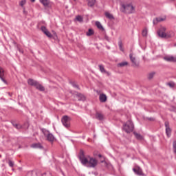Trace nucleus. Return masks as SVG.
Returning <instances> with one entry per match:
<instances>
[{"mask_svg": "<svg viewBox=\"0 0 176 176\" xmlns=\"http://www.w3.org/2000/svg\"><path fill=\"white\" fill-rule=\"evenodd\" d=\"M79 160L82 166L88 167L89 168H94L98 164V161L90 155H85V152L82 150L80 151Z\"/></svg>", "mask_w": 176, "mask_h": 176, "instance_id": "1", "label": "nucleus"}, {"mask_svg": "<svg viewBox=\"0 0 176 176\" xmlns=\"http://www.w3.org/2000/svg\"><path fill=\"white\" fill-rule=\"evenodd\" d=\"M157 34L160 38H173V36H174V32L170 31L166 33V28L164 27H161L159 29Z\"/></svg>", "mask_w": 176, "mask_h": 176, "instance_id": "2", "label": "nucleus"}, {"mask_svg": "<svg viewBox=\"0 0 176 176\" xmlns=\"http://www.w3.org/2000/svg\"><path fill=\"white\" fill-rule=\"evenodd\" d=\"M123 130L126 131V133H131L133 130H134V124L131 120H128L126 124L123 125Z\"/></svg>", "mask_w": 176, "mask_h": 176, "instance_id": "3", "label": "nucleus"}, {"mask_svg": "<svg viewBox=\"0 0 176 176\" xmlns=\"http://www.w3.org/2000/svg\"><path fill=\"white\" fill-rule=\"evenodd\" d=\"M122 8L124 9V12L128 14H131L135 12V7L133 6L131 4L122 5Z\"/></svg>", "mask_w": 176, "mask_h": 176, "instance_id": "4", "label": "nucleus"}, {"mask_svg": "<svg viewBox=\"0 0 176 176\" xmlns=\"http://www.w3.org/2000/svg\"><path fill=\"white\" fill-rule=\"evenodd\" d=\"M61 122L63 124V126L65 127H66V129H69V127H71V118L67 116H65L62 118Z\"/></svg>", "mask_w": 176, "mask_h": 176, "instance_id": "5", "label": "nucleus"}, {"mask_svg": "<svg viewBox=\"0 0 176 176\" xmlns=\"http://www.w3.org/2000/svg\"><path fill=\"white\" fill-rule=\"evenodd\" d=\"M43 133L45 135H47V141H50V142H53V141H54V136L53 134L49 133V131H43Z\"/></svg>", "mask_w": 176, "mask_h": 176, "instance_id": "6", "label": "nucleus"}, {"mask_svg": "<svg viewBox=\"0 0 176 176\" xmlns=\"http://www.w3.org/2000/svg\"><path fill=\"white\" fill-rule=\"evenodd\" d=\"M26 176H42V173H41V170H32L29 171Z\"/></svg>", "mask_w": 176, "mask_h": 176, "instance_id": "7", "label": "nucleus"}, {"mask_svg": "<svg viewBox=\"0 0 176 176\" xmlns=\"http://www.w3.org/2000/svg\"><path fill=\"white\" fill-rule=\"evenodd\" d=\"M129 58L133 63V67H138L139 64L137 63V60L135 59V57L133 56V54H129Z\"/></svg>", "mask_w": 176, "mask_h": 176, "instance_id": "8", "label": "nucleus"}, {"mask_svg": "<svg viewBox=\"0 0 176 176\" xmlns=\"http://www.w3.org/2000/svg\"><path fill=\"white\" fill-rule=\"evenodd\" d=\"M133 171L135 173V174H137V175H144L142 173V169H141V168L139 166L133 168Z\"/></svg>", "mask_w": 176, "mask_h": 176, "instance_id": "9", "label": "nucleus"}, {"mask_svg": "<svg viewBox=\"0 0 176 176\" xmlns=\"http://www.w3.org/2000/svg\"><path fill=\"white\" fill-rule=\"evenodd\" d=\"M165 126H166V133L167 137L168 138L171 137V129H170L168 122H165Z\"/></svg>", "mask_w": 176, "mask_h": 176, "instance_id": "10", "label": "nucleus"}, {"mask_svg": "<svg viewBox=\"0 0 176 176\" xmlns=\"http://www.w3.org/2000/svg\"><path fill=\"white\" fill-rule=\"evenodd\" d=\"M30 146L34 149H43V146L41 143H33Z\"/></svg>", "mask_w": 176, "mask_h": 176, "instance_id": "11", "label": "nucleus"}, {"mask_svg": "<svg viewBox=\"0 0 176 176\" xmlns=\"http://www.w3.org/2000/svg\"><path fill=\"white\" fill-rule=\"evenodd\" d=\"M166 61L176 63V56H167L164 58Z\"/></svg>", "mask_w": 176, "mask_h": 176, "instance_id": "12", "label": "nucleus"}, {"mask_svg": "<svg viewBox=\"0 0 176 176\" xmlns=\"http://www.w3.org/2000/svg\"><path fill=\"white\" fill-rule=\"evenodd\" d=\"M3 76H5V70L3 68L0 67V79L2 80V82L6 83V80H4Z\"/></svg>", "mask_w": 176, "mask_h": 176, "instance_id": "13", "label": "nucleus"}, {"mask_svg": "<svg viewBox=\"0 0 176 176\" xmlns=\"http://www.w3.org/2000/svg\"><path fill=\"white\" fill-rule=\"evenodd\" d=\"M3 76H5V70L3 68L0 67V79L2 80V82L6 83V80H4Z\"/></svg>", "mask_w": 176, "mask_h": 176, "instance_id": "14", "label": "nucleus"}, {"mask_svg": "<svg viewBox=\"0 0 176 176\" xmlns=\"http://www.w3.org/2000/svg\"><path fill=\"white\" fill-rule=\"evenodd\" d=\"M99 100L100 101V102H107V95H105V94H100L99 95Z\"/></svg>", "mask_w": 176, "mask_h": 176, "instance_id": "15", "label": "nucleus"}, {"mask_svg": "<svg viewBox=\"0 0 176 176\" xmlns=\"http://www.w3.org/2000/svg\"><path fill=\"white\" fill-rule=\"evenodd\" d=\"M98 67H99L100 71V72H102V74H107V75H108V76H109V75H111V73H109V72H107V70H105L104 65H99Z\"/></svg>", "mask_w": 176, "mask_h": 176, "instance_id": "16", "label": "nucleus"}, {"mask_svg": "<svg viewBox=\"0 0 176 176\" xmlns=\"http://www.w3.org/2000/svg\"><path fill=\"white\" fill-rule=\"evenodd\" d=\"M28 83L30 86H34V87H35V86L38 83V81L34 80V79L30 78V79L28 80Z\"/></svg>", "mask_w": 176, "mask_h": 176, "instance_id": "17", "label": "nucleus"}, {"mask_svg": "<svg viewBox=\"0 0 176 176\" xmlns=\"http://www.w3.org/2000/svg\"><path fill=\"white\" fill-rule=\"evenodd\" d=\"M39 2L43 5L45 8L49 6L50 5V0H39Z\"/></svg>", "mask_w": 176, "mask_h": 176, "instance_id": "18", "label": "nucleus"}, {"mask_svg": "<svg viewBox=\"0 0 176 176\" xmlns=\"http://www.w3.org/2000/svg\"><path fill=\"white\" fill-rule=\"evenodd\" d=\"M34 87H36V89H37L38 90H40V91H45V87H43V85H41L39 82H37Z\"/></svg>", "mask_w": 176, "mask_h": 176, "instance_id": "19", "label": "nucleus"}, {"mask_svg": "<svg viewBox=\"0 0 176 176\" xmlns=\"http://www.w3.org/2000/svg\"><path fill=\"white\" fill-rule=\"evenodd\" d=\"M87 5L88 6H89L90 8H93V6H94V5H96V0H87Z\"/></svg>", "mask_w": 176, "mask_h": 176, "instance_id": "20", "label": "nucleus"}, {"mask_svg": "<svg viewBox=\"0 0 176 176\" xmlns=\"http://www.w3.org/2000/svg\"><path fill=\"white\" fill-rule=\"evenodd\" d=\"M104 16H106L107 19H109V20L115 19V17H113V15L108 12L104 13Z\"/></svg>", "mask_w": 176, "mask_h": 176, "instance_id": "21", "label": "nucleus"}, {"mask_svg": "<svg viewBox=\"0 0 176 176\" xmlns=\"http://www.w3.org/2000/svg\"><path fill=\"white\" fill-rule=\"evenodd\" d=\"M129 65V63L127 61L121 62L118 64V67H123Z\"/></svg>", "mask_w": 176, "mask_h": 176, "instance_id": "22", "label": "nucleus"}, {"mask_svg": "<svg viewBox=\"0 0 176 176\" xmlns=\"http://www.w3.org/2000/svg\"><path fill=\"white\" fill-rule=\"evenodd\" d=\"M77 96L78 97L79 101H85V100H86V97H85V96L82 95V94H78L77 95Z\"/></svg>", "mask_w": 176, "mask_h": 176, "instance_id": "23", "label": "nucleus"}, {"mask_svg": "<svg viewBox=\"0 0 176 176\" xmlns=\"http://www.w3.org/2000/svg\"><path fill=\"white\" fill-rule=\"evenodd\" d=\"M76 21H78L79 23H83V16L80 15H78L76 16Z\"/></svg>", "mask_w": 176, "mask_h": 176, "instance_id": "24", "label": "nucleus"}, {"mask_svg": "<svg viewBox=\"0 0 176 176\" xmlns=\"http://www.w3.org/2000/svg\"><path fill=\"white\" fill-rule=\"evenodd\" d=\"M96 118L98 119V120H102L104 119V116L100 113H96Z\"/></svg>", "mask_w": 176, "mask_h": 176, "instance_id": "25", "label": "nucleus"}, {"mask_svg": "<svg viewBox=\"0 0 176 176\" xmlns=\"http://www.w3.org/2000/svg\"><path fill=\"white\" fill-rule=\"evenodd\" d=\"M96 25L99 30H104V28H102V25H101V23L96 21Z\"/></svg>", "mask_w": 176, "mask_h": 176, "instance_id": "26", "label": "nucleus"}, {"mask_svg": "<svg viewBox=\"0 0 176 176\" xmlns=\"http://www.w3.org/2000/svg\"><path fill=\"white\" fill-rule=\"evenodd\" d=\"M94 34V31L92 29H89L88 32H87V36H91Z\"/></svg>", "mask_w": 176, "mask_h": 176, "instance_id": "27", "label": "nucleus"}, {"mask_svg": "<svg viewBox=\"0 0 176 176\" xmlns=\"http://www.w3.org/2000/svg\"><path fill=\"white\" fill-rule=\"evenodd\" d=\"M134 135L135 136V138H137V140H142V136H141V135L137 133H133Z\"/></svg>", "mask_w": 176, "mask_h": 176, "instance_id": "28", "label": "nucleus"}, {"mask_svg": "<svg viewBox=\"0 0 176 176\" xmlns=\"http://www.w3.org/2000/svg\"><path fill=\"white\" fill-rule=\"evenodd\" d=\"M45 35H46L48 38H53V34H52V33H50V32H49V30H47L45 33H44Z\"/></svg>", "mask_w": 176, "mask_h": 176, "instance_id": "29", "label": "nucleus"}, {"mask_svg": "<svg viewBox=\"0 0 176 176\" xmlns=\"http://www.w3.org/2000/svg\"><path fill=\"white\" fill-rule=\"evenodd\" d=\"M25 3H27V1L25 0H22L19 2V5L21 6V8H23Z\"/></svg>", "mask_w": 176, "mask_h": 176, "instance_id": "30", "label": "nucleus"}, {"mask_svg": "<svg viewBox=\"0 0 176 176\" xmlns=\"http://www.w3.org/2000/svg\"><path fill=\"white\" fill-rule=\"evenodd\" d=\"M148 35V29H144L142 31V36H146Z\"/></svg>", "mask_w": 176, "mask_h": 176, "instance_id": "31", "label": "nucleus"}, {"mask_svg": "<svg viewBox=\"0 0 176 176\" xmlns=\"http://www.w3.org/2000/svg\"><path fill=\"white\" fill-rule=\"evenodd\" d=\"M118 46H119L120 50L121 52H124V50L123 49V45H122V42H119V43H118Z\"/></svg>", "mask_w": 176, "mask_h": 176, "instance_id": "32", "label": "nucleus"}, {"mask_svg": "<svg viewBox=\"0 0 176 176\" xmlns=\"http://www.w3.org/2000/svg\"><path fill=\"white\" fill-rule=\"evenodd\" d=\"M42 176H52V173L49 171H47L43 174H41Z\"/></svg>", "mask_w": 176, "mask_h": 176, "instance_id": "33", "label": "nucleus"}, {"mask_svg": "<svg viewBox=\"0 0 176 176\" xmlns=\"http://www.w3.org/2000/svg\"><path fill=\"white\" fill-rule=\"evenodd\" d=\"M41 31L44 33V34H45L48 30H47V29L46 28V27H45V26H42L41 28Z\"/></svg>", "mask_w": 176, "mask_h": 176, "instance_id": "34", "label": "nucleus"}, {"mask_svg": "<svg viewBox=\"0 0 176 176\" xmlns=\"http://www.w3.org/2000/svg\"><path fill=\"white\" fill-rule=\"evenodd\" d=\"M165 20H166V18H162V17H158L156 19V21L158 22L164 21Z\"/></svg>", "mask_w": 176, "mask_h": 176, "instance_id": "35", "label": "nucleus"}, {"mask_svg": "<svg viewBox=\"0 0 176 176\" xmlns=\"http://www.w3.org/2000/svg\"><path fill=\"white\" fill-rule=\"evenodd\" d=\"M8 164H9L10 167H13L14 166V162L12 160H9Z\"/></svg>", "mask_w": 176, "mask_h": 176, "instance_id": "36", "label": "nucleus"}, {"mask_svg": "<svg viewBox=\"0 0 176 176\" xmlns=\"http://www.w3.org/2000/svg\"><path fill=\"white\" fill-rule=\"evenodd\" d=\"M154 75H155V73H154V72L150 73V74H148V79H152V78H153Z\"/></svg>", "mask_w": 176, "mask_h": 176, "instance_id": "37", "label": "nucleus"}, {"mask_svg": "<svg viewBox=\"0 0 176 176\" xmlns=\"http://www.w3.org/2000/svg\"><path fill=\"white\" fill-rule=\"evenodd\" d=\"M173 151L174 153H176V141L173 142Z\"/></svg>", "mask_w": 176, "mask_h": 176, "instance_id": "38", "label": "nucleus"}, {"mask_svg": "<svg viewBox=\"0 0 176 176\" xmlns=\"http://www.w3.org/2000/svg\"><path fill=\"white\" fill-rule=\"evenodd\" d=\"M168 85V86H170V87H174V83H173V82H170Z\"/></svg>", "mask_w": 176, "mask_h": 176, "instance_id": "39", "label": "nucleus"}, {"mask_svg": "<svg viewBox=\"0 0 176 176\" xmlns=\"http://www.w3.org/2000/svg\"><path fill=\"white\" fill-rule=\"evenodd\" d=\"M72 86H73V87H76L77 89H78V85L75 83H72Z\"/></svg>", "mask_w": 176, "mask_h": 176, "instance_id": "40", "label": "nucleus"}, {"mask_svg": "<svg viewBox=\"0 0 176 176\" xmlns=\"http://www.w3.org/2000/svg\"><path fill=\"white\" fill-rule=\"evenodd\" d=\"M14 126H15V127H16V129H19V125L18 124H15Z\"/></svg>", "mask_w": 176, "mask_h": 176, "instance_id": "41", "label": "nucleus"}, {"mask_svg": "<svg viewBox=\"0 0 176 176\" xmlns=\"http://www.w3.org/2000/svg\"><path fill=\"white\" fill-rule=\"evenodd\" d=\"M32 2H35V0H30Z\"/></svg>", "mask_w": 176, "mask_h": 176, "instance_id": "42", "label": "nucleus"}, {"mask_svg": "<svg viewBox=\"0 0 176 176\" xmlns=\"http://www.w3.org/2000/svg\"><path fill=\"white\" fill-rule=\"evenodd\" d=\"M98 157H101V154H99V155H98Z\"/></svg>", "mask_w": 176, "mask_h": 176, "instance_id": "43", "label": "nucleus"}, {"mask_svg": "<svg viewBox=\"0 0 176 176\" xmlns=\"http://www.w3.org/2000/svg\"><path fill=\"white\" fill-rule=\"evenodd\" d=\"M175 46H176V43L175 44Z\"/></svg>", "mask_w": 176, "mask_h": 176, "instance_id": "44", "label": "nucleus"}, {"mask_svg": "<svg viewBox=\"0 0 176 176\" xmlns=\"http://www.w3.org/2000/svg\"><path fill=\"white\" fill-rule=\"evenodd\" d=\"M74 1H76V0H74Z\"/></svg>", "mask_w": 176, "mask_h": 176, "instance_id": "45", "label": "nucleus"}]
</instances>
